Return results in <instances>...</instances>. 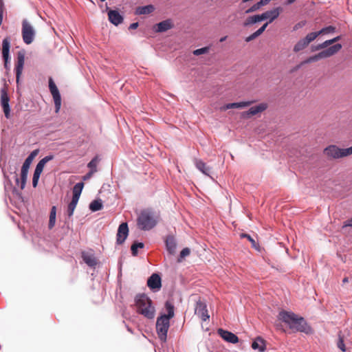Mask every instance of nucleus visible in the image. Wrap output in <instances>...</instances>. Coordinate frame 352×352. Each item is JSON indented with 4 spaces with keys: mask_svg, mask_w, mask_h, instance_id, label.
I'll use <instances>...</instances> for the list:
<instances>
[{
    "mask_svg": "<svg viewBox=\"0 0 352 352\" xmlns=\"http://www.w3.org/2000/svg\"><path fill=\"white\" fill-rule=\"evenodd\" d=\"M278 319L285 324L294 333L300 332L306 335H311L314 330L304 317L293 311L281 310L278 315Z\"/></svg>",
    "mask_w": 352,
    "mask_h": 352,
    "instance_id": "nucleus-1",
    "label": "nucleus"
},
{
    "mask_svg": "<svg viewBox=\"0 0 352 352\" xmlns=\"http://www.w3.org/2000/svg\"><path fill=\"white\" fill-rule=\"evenodd\" d=\"M158 223V216L156 212L151 208L142 210L137 218V226L143 231H149L154 228Z\"/></svg>",
    "mask_w": 352,
    "mask_h": 352,
    "instance_id": "nucleus-2",
    "label": "nucleus"
},
{
    "mask_svg": "<svg viewBox=\"0 0 352 352\" xmlns=\"http://www.w3.org/2000/svg\"><path fill=\"white\" fill-rule=\"evenodd\" d=\"M134 301L140 314L149 320L155 318V307L152 300L146 294H138L134 298Z\"/></svg>",
    "mask_w": 352,
    "mask_h": 352,
    "instance_id": "nucleus-3",
    "label": "nucleus"
},
{
    "mask_svg": "<svg viewBox=\"0 0 352 352\" xmlns=\"http://www.w3.org/2000/svg\"><path fill=\"white\" fill-rule=\"evenodd\" d=\"M11 174L15 181L16 186H14L12 190L10 200L16 209L14 212L20 216L22 204V196L21 193V190H22V168L19 173H14Z\"/></svg>",
    "mask_w": 352,
    "mask_h": 352,
    "instance_id": "nucleus-4",
    "label": "nucleus"
},
{
    "mask_svg": "<svg viewBox=\"0 0 352 352\" xmlns=\"http://www.w3.org/2000/svg\"><path fill=\"white\" fill-rule=\"evenodd\" d=\"M342 48V45L341 43H337L333 45L329 48L321 50L318 53L310 56L300 62V63L298 65V68L302 67L305 65L309 64L311 63L317 62L321 59L327 58L333 56L336 54Z\"/></svg>",
    "mask_w": 352,
    "mask_h": 352,
    "instance_id": "nucleus-5",
    "label": "nucleus"
},
{
    "mask_svg": "<svg viewBox=\"0 0 352 352\" xmlns=\"http://www.w3.org/2000/svg\"><path fill=\"white\" fill-rule=\"evenodd\" d=\"M170 319L164 318L160 315L156 320V331L161 342L164 343L167 340V333L170 327Z\"/></svg>",
    "mask_w": 352,
    "mask_h": 352,
    "instance_id": "nucleus-6",
    "label": "nucleus"
},
{
    "mask_svg": "<svg viewBox=\"0 0 352 352\" xmlns=\"http://www.w3.org/2000/svg\"><path fill=\"white\" fill-rule=\"evenodd\" d=\"M48 87L54 100L55 112L58 113L61 107V96L56 83L52 77H50L48 79Z\"/></svg>",
    "mask_w": 352,
    "mask_h": 352,
    "instance_id": "nucleus-7",
    "label": "nucleus"
},
{
    "mask_svg": "<svg viewBox=\"0 0 352 352\" xmlns=\"http://www.w3.org/2000/svg\"><path fill=\"white\" fill-rule=\"evenodd\" d=\"M36 32L34 28L26 20L23 19V43L32 44L36 37Z\"/></svg>",
    "mask_w": 352,
    "mask_h": 352,
    "instance_id": "nucleus-8",
    "label": "nucleus"
},
{
    "mask_svg": "<svg viewBox=\"0 0 352 352\" xmlns=\"http://www.w3.org/2000/svg\"><path fill=\"white\" fill-rule=\"evenodd\" d=\"M316 38L312 32L308 33L305 37L299 39L293 47L294 53H298L306 49L309 44L315 41Z\"/></svg>",
    "mask_w": 352,
    "mask_h": 352,
    "instance_id": "nucleus-9",
    "label": "nucleus"
},
{
    "mask_svg": "<svg viewBox=\"0 0 352 352\" xmlns=\"http://www.w3.org/2000/svg\"><path fill=\"white\" fill-rule=\"evenodd\" d=\"M195 314H197L199 317L201 318L202 321H206L209 320L210 316L208 314L207 305L204 300H202L200 298L198 300L196 301L195 308Z\"/></svg>",
    "mask_w": 352,
    "mask_h": 352,
    "instance_id": "nucleus-10",
    "label": "nucleus"
},
{
    "mask_svg": "<svg viewBox=\"0 0 352 352\" xmlns=\"http://www.w3.org/2000/svg\"><path fill=\"white\" fill-rule=\"evenodd\" d=\"M105 11L107 13L109 22L113 25L118 26L123 22L124 16L118 10H112L107 6Z\"/></svg>",
    "mask_w": 352,
    "mask_h": 352,
    "instance_id": "nucleus-11",
    "label": "nucleus"
},
{
    "mask_svg": "<svg viewBox=\"0 0 352 352\" xmlns=\"http://www.w3.org/2000/svg\"><path fill=\"white\" fill-rule=\"evenodd\" d=\"M129 226L126 222H122L118 228L116 234V243L118 245H122L124 243L129 235Z\"/></svg>",
    "mask_w": 352,
    "mask_h": 352,
    "instance_id": "nucleus-12",
    "label": "nucleus"
},
{
    "mask_svg": "<svg viewBox=\"0 0 352 352\" xmlns=\"http://www.w3.org/2000/svg\"><path fill=\"white\" fill-rule=\"evenodd\" d=\"M147 286L153 292H158L162 287V278L159 274H152L147 280Z\"/></svg>",
    "mask_w": 352,
    "mask_h": 352,
    "instance_id": "nucleus-13",
    "label": "nucleus"
},
{
    "mask_svg": "<svg viewBox=\"0 0 352 352\" xmlns=\"http://www.w3.org/2000/svg\"><path fill=\"white\" fill-rule=\"evenodd\" d=\"M9 97L6 87L1 89V105L6 118H10V109L9 105Z\"/></svg>",
    "mask_w": 352,
    "mask_h": 352,
    "instance_id": "nucleus-14",
    "label": "nucleus"
},
{
    "mask_svg": "<svg viewBox=\"0 0 352 352\" xmlns=\"http://www.w3.org/2000/svg\"><path fill=\"white\" fill-rule=\"evenodd\" d=\"M174 28V23L171 19H167L157 23L153 26V31L157 33L165 32Z\"/></svg>",
    "mask_w": 352,
    "mask_h": 352,
    "instance_id": "nucleus-15",
    "label": "nucleus"
},
{
    "mask_svg": "<svg viewBox=\"0 0 352 352\" xmlns=\"http://www.w3.org/2000/svg\"><path fill=\"white\" fill-rule=\"evenodd\" d=\"M217 333L224 341L228 343L236 344L239 342L238 336L228 330L220 328L217 330Z\"/></svg>",
    "mask_w": 352,
    "mask_h": 352,
    "instance_id": "nucleus-16",
    "label": "nucleus"
},
{
    "mask_svg": "<svg viewBox=\"0 0 352 352\" xmlns=\"http://www.w3.org/2000/svg\"><path fill=\"white\" fill-rule=\"evenodd\" d=\"M164 242L167 252L170 255L175 254L177 245L175 237L172 234H168L164 239Z\"/></svg>",
    "mask_w": 352,
    "mask_h": 352,
    "instance_id": "nucleus-17",
    "label": "nucleus"
},
{
    "mask_svg": "<svg viewBox=\"0 0 352 352\" xmlns=\"http://www.w3.org/2000/svg\"><path fill=\"white\" fill-rule=\"evenodd\" d=\"M267 104L265 102L259 103L257 105L251 107L248 111H244L243 113V116H246L250 118L251 116L257 115L259 113H261L265 111L267 109Z\"/></svg>",
    "mask_w": 352,
    "mask_h": 352,
    "instance_id": "nucleus-18",
    "label": "nucleus"
},
{
    "mask_svg": "<svg viewBox=\"0 0 352 352\" xmlns=\"http://www.w3.org/2000/svg\"><path fill=\"white\" fill-rule=\"evenodd\" d=\"M324 153L333 159L342 158L340 155V148L336 145L331 144L327 146L324 151Z\"/></svg>",
    "mask_w": 352,
    "mask_h": 352,
    "instance_id": "nucleus-19",
    "label": "nucleus"
},
{
    "mask_svg": "<svg viewBox=\"0 0 352 352\" xmlns=\"http://www.w3.org/2000/svg\"><path fill=\"white\" fill-rule=\"evenodd\" d=\"M281 11H282L281 7H276V8H274L272 10H270L265 12H263L262 14H265V20H267V22L269 23H271L279 16L280 12Z\"/></svg>",
    "mask_w": 352,
    "mask_h": 352,
    "instance_id": "nucleus-20",
    "label": "nucleus"
},
{
    "mask_svg": "<svg viewBox=\"0 0 352 352\" xmlns=\"http://www.w3.org/2000/svg\"><path fill=\"white\" fill-rule=\"evenodd\" d=\"M255 101L254 100H247V101H240L235 102L228 103L224 105L223 109L225 110L230 109H243L252 104Z\"/></svg>",
    "mask_w": 352,
    "mask_h": 352,
    "instance_id": "nucleus-21",
    "label": "nucleus"
},
{
    "mask_svg": "<svg viewBox=\"0 0 352 352\" xmlns=\"http://www.w3.org/2000/svg\"><path fill=\"white\" fill-rule=\"evenodd\" d=\"M265 14H254L248 16L244 21L243 25L245 27L250 26L252 25L256 24L258 23L262 22L265 21Z\"/></svg>",
    "mask_w": 352,
    "mask_h": 352,
    "instance_id": "nucleus-22",
    "label": "nucleus"
},
{
    "mask_svg": "<svg viewBox=\"0 0 352 352\" xmlns=\"http://www.w3.org/2000/svg\"><path fill=\"white\" fill-rule=\"evenodd\" d=\"M251 346L254 350L264 352L266 350V341L262 337L257 336L253 340Z\"/></svg>",
    "mask_w": 352,
    "mask_h": 352,
    "instance_id": "nucleus-23",
    "label": "nucleus"
},
{
    "mask_svg": "<svg viewBox=\"0 0 352 352\" xmlns=\"http://www.w3.org/2000/svg\"><path fill=\"white\" fill-rule=\"evenodd\" d=\"M164 308L167 313H160V315L168 319H172L175 316V307L173 302L167 300L164 303Z\"/></svg>",
    "mask_w": 352,
    "mask_h": 352,
    "instance_id": "nucleus-24",
    "label": "nucleus"
},
{
    "mask_svg": "<svg viewBox=\"0 0 352 352\" xmlns=\"http://www.w3.org/2000/svg\"><path fill=\"white\" fill-rule=\"evenodd\" d=\"M81 257L82 261L91 267H95L97 265V260L92 254L87 253L85 251L81 252Z\"/></svg>",
    "mask_w": 352,
    "mask_h": 352,
    "instance_id": "nucleus-25",
    "label": "nucleus"
},
{
    "mask_svg": "<svg viewBox=\"0 0 352 352\" xmlns=\"http://www.w3.org/2000/svg\"><path fill=\"white\" fill-rule=\"evenodd\" d=\"M10 43L8 38H5L2 42V56L4 59L5 66H7V63L9 59Z\"/></svg>",
    "mask_w": 352,
    "mask_h": 352,
    "instance_id": "nucleus-26",
    "label": "nucleus"
},
{
    "mask_svg": "<svg viewBox=\"0 0 352 352\" xmlns=\"http://www.w3.org/2000/svg\"><path fill=\"white\" fill-rule=\"evenodd\" d=\"M336 28L333 25H328L322 28L318 31L312 32V34L315 35L316 38H317L320 35H326V34H332L336 32Z\"/></svg>",
    "mask_w": 352,
    "mask_h": 352,
    "instance_id": "nucleus-27",
    "label": "nucleus"
},
{
    "mask_svg": "<svg viewBox=\"0 0 352 352\" xmlns=\"http://www.w3.org/2000/svg\"><path fill=\"white\" fill-rule=\"evenodd\" d=\"M16 83H17V87L19 88L20 86V77L21 74L22 72V52H19L17 53V63L16 65Z\"/></svg>",
    "mask_w": 352,
    "mask_h": 352,
    "instance_id": "nucleus-28",
    "label": "nucleus"
},
{
    "mask_svg": "<svg viewBox=\"0 0 352 352\" xmlns=\"http://www.w3.org/2000/svg\"><path fill=\"white\" fill-rule=\"evenodd\" d=\"M155 9V6L152 4L138 6L135 9V13L137 15L148 14L154 12Z\"/></svg>",
    "mask_w": 352,
    "mask_h": 352,
    "instance_id": "nucleus-29",
    "label": "nucleus"
},
{
    "mask_svg": "<svg viewBox=\"0 0 352 352\" xmlns=\"http://www.w3.org/2000/svg\"><path fill=\"white\" fill-rule=\"evenodd\" d=\"M196 168L201 171L203 174L210 176L211 173V168L206 165V164L201 160H197L195 161Z\"/></svg>",
    "mask_w": 352,
    "mask_h": 352,
    "instance_id": "nucleus-30",
    "label": "nucleus"
},
{
    "mask_svg": "<svg viewBox=\"0 0 352 352\" xmlns=\"http://www.w3.org/2000/svg\"><path fill=\"white\" fill-rule=\"evenodd\" d=\"M103 202L100 199H96L93 200L89 205V209L92 212H96L101 210L103 208Z\"/></svg>",
    "mask_w": 352,
    "mask_h": 352,
    "instance_id": "nucleus-31",
    "label": "nucleus"
},
{
    "mask_svg": "<svg viewBox=\"0 0 352 352\" xmlns=\"http://www.w3.org/2000/svg\"><path fill=\"white\" fill-rule=\"evenodd\" d=\"M144 248V243L138 241H135L131 246V252L133 256H137L138 255V249H142Z\"/></svg>",
    "mask_w": 352,
    "mask_h": 352,
    "instance_id": "nucleus-32",
    "label": "nucleus"
},
{
    "mask_svg": "<svg viewBox=\"0 0 352 352\" xmlns=\"http://www.w3.org/2000/svg\"><path fill=\"white\" fill-rule=\"evenodd\" d=\"M84 187V183L82 182H80L76 183L72 189V195L78 197H80L82 189Z\"/></svg>",
    "mask_w": 352,
    "mask_h": 352,
    "instance_id": "nucleus-33",
    "label": "nucleus"
},
{
    "mask_svg": "<svg viewBox=\"0 0 352 352\" xmlns=\"http://www.w3.org/2000/svg\"><path fill=\"white\" fill-rule=\"evenodd\" d=\"M241 237L243 239H247L249 242H250L252 247L255 250H258L259 248V245L256 242V241L248 233H242L241 234Z\"/></svg>",
    "mask_w": 352,
    "mask_h": 352,
    "instance_id": "nucleus-34",
    "label": "nucleus"
},
{
    "mask_svg": "<svg viewBox=\"0 0 352 352\" xmlns=\"http://www.w3.org/2000/svg\"><path fill=\"white\" fill-rule=\"evenodd\" d=\"M190 254V248H183L178 256L177 261L179 263L182 262L186 256H189Z\"/></svg>",
    "mask_w": 352,
    "mask_h": 352,
    "instance_id": "nucleus-35",
    "label": "nucleus"
},
{
    "mask_svg": "<svg viewBox=\"0 0 352 352\" xmlns=\"http://www.w3.org/2000/svg\"><path fill=\"white\" fill-rule=\"evenodd\" d=\"M98 157L96 156L91 159V160L87 164V167L90 169L91 173H95L97 171V162H98Z\"/></svg>",
    "mask_w": 352,
    "mask_h": 352,
    "instance_id": "nucleus-36",
    "label": "nucleus"
},
{
    "mask_svg": "<svg viewBox=\"0 0 352 352\" xmlns=\"http://www.w3.org/2000/svg\"><path fill=\"white\" fill-rule=\"evenodd\" d=\"M210 49V46H205V47H203L195 50L192 52V54L195 56H200V55H202V54H206L209 52Z\"/></svg>",
    "mask_w": 352,
    "mask_h": 352,
    "instance_id": "nucleus-37",
    "label": "nucleus"
},
{
    "mask_svg": "<svg viewBox=\"0 0 352 352\" xmlns=\"http://www.w3.org/2000/svg\"><path fill=\"white\" fill-rule=\"evenodd\" d=\"M31 165V163L28 162L27 163V161L23 162V188H25L26 179L28 177V170L30 168V166Z\"/></svg>",
    "mask_w": 352,
    "mask_h": 352,
    "instance_id": "nucleus-38",
    "label": "nucleus"
},
{
    "mask_svg": "<svg viewBox=\"0 0 352 352\" xmlns=\"http://www.w3.org/2000/svg\"><path fill=\"white\" fill-rule=\"evenodd\" d=\"M56 206H53L51 208L50 217H49V223H56Z\"/></svg>",
    "mask_w": 352,
    "mask_h": 352,
    "instance_id": "nucleus-39",
    "label": "nucleus"
},
{
    "mask_svg": "<svg viewBox=\"0 0 352 352\" xmlns=\"http://www.w3.org/2000/svg\"><path fill=\"white\" fill-rule=\"evenodd\" d=\"M42 173H40L37 170H34L32 177V186L33 188H36L38 186V181Z\"/></svg>",
    "mask_w": 352,
    "mask_h": 352,
    "instance_id": "nucleus-40",
    "label": "nucleus"
},
{
    "mask_svg": "<svg viewBox=\"0 0 352 352\" xmlns=\"http://www.w3.org/2000/svg\"><path fill=\"white\" fill-rule=\"evenodd\" d=\"M261 8L258 2H256L245 11V14H250L258 10Z\"/></svg>",
    "mask_w": 352,
    "mask_h": 352,
    "instance_id": "nucleus-41",
    "label": "nucleus"
},
{
    "mask_svg": "<svg viewBox=\"0 0 352 352\" xmlns=\"http://www.w3.org/2000/svg\"><path fill=\"white\" fill-rule=\"evenodd\" d=\"M38 153H39L38 149H35V150L32 151L25 160L27 161V162H28L32 164V161L37 156Z\"/></svg>",
    "mask_w": 352,
    "mask_h": 352,
    "instance_id": "nucleus-42",
    "label": "nucleus"
},
{
    "mask_svg": "<svg viewBox=\"0 0 352 352\" xmlns=\"http://www.w3.org/2000/svg\"><path fill=\"white\" fill-rule=\"evenodd\" d=\"M352 154V146L346 148H340V155H342V158L344 157L349 156Z\"/></svg>",
    "mask_w": 352,
    "mask_h": 352,
    "instance_id": "nucleus-43",
    "label": "nucleus"
},
{
    "mask_svg": "<svg viewBox=\"0 0 352 352\" xmlns=\"http://www.w3.org/2000/svg\"><path fill=\"white\" fill-rule=\"evenodd\" d=\"M261 34L258 32V30H256L254 32L249 35L248 36L245 37V41L248 43L250 42L254 39H256L257 37L261 36Z\"/></svg>",
    "mask_w": 352,
    "mask_h": 352,
    "instance_id": "nucleus-44",
    "label": "nucleus"
},
{
    "mask_svg": "<svg viewBox=\"0 0 352 352\" xmlns=\"http://www.w3.org/2000/svg\"><path fill=\"white\" fill-rule=\"evenodd\" d=\"M321 50H324L323 47L321 43L311 44L309 47V51H310V52H312V53L318 52Z\"/></svg>",
    "mask_w": 352,
    "mask_h": 352,
    "instance_id": "nucleus-45",
    "label": "nucleus"
},
{
    "mask_svg": "<svg viewBox=\"0 0 352 352\" xmlns=\"http://www.w3.org/2000/svg\"><path fill=\"white\" fill-rule=\"evenodd\" d=\"M45 166V163H44L41 160H40L38 161V162L37 163L34 170H37L40 173H42Z\"/></svg>",
    "mask_w": 352,
    "mask_h": 352,
    "instance_id": "nucleus-46",
    "label": "nucleus"
},
{
    "mask_svg": "<svg viewBox=\"0 0 352 352\" xmlns=\"http://www.w3.org/2000/svg\"><path fill=\"white\" fill-rule=\"evenodd\" d=\"M75 208V206L68 204L67 209V214L69 218L73 216Z\"/></svg>",
    "mask_w": 352,
    "mask_h": 352,
    "instance_id": "nucleus-47",
    "label": "nucleus"
},
{
    "mask_svg": "<svg viewBox=\"0 0 352 352\" xmlns=\"http://www.w3.org/2000/svg\"><path fill=\"white\" fill-rule=\"evenodd\" d=\"M338 347L343 352L346 351V346L344 342V340L340 337L339 338L338 342Z\"/></svg>",
    "mask_w": 352,
    "mask_h": 352,
    "instance_id": "nucleus-48",
    "label": "nucleus"
},
{
    "mask_svg": "<svg viewBox=\"0 0 352 352\" xmlns=\"http://www.w3.org/2000/svg\"><path fill=\"white\" fill-rule=\"evenodd\" d=\"M321 44H322L324 50H326V49L329 48V47L333 45L331 38L324 41V42L321 43Z\"/></svg>",
    "mask_w": 352,
    "mask_h": 352,
    "instance_id": "nucleus-49",
    "label": "nucleus"
},
{
    "mask_svg": "<svg viewBox=\"0 0 352 352\" xmlns=\"http://www.w3.org/2000/svg\"><path fill=\"white\" fill-rule=\"evenodd\" d=\"M79 199H80V197H78L72 195V200L69 203V204L72 205V206H75V207H76V206L78 204V202L79 201Z\"/></svg>",
    "mask_w": 352,
    "mask_h": 352,
    "instance_id": "nucleus-50",
    "label": "nucleus"
},
{
    "mask_svg": "<svg viewBox=\"0 0 352 352\" xmlns=\"http://www.w3.org/2000/svg\"><path fill=\"white\" fill-rule=\"evenodd\" d=\"M54 155L50 154V155L45 156L43 158L41 159V160L46 164L48 162L54 159Z\"/></svg>",
    "mask_w": 352,
    "mask_h": 352,
    "instance_id": "nucleus-51",
    "label": "nucleus"
},
{
    "mask_svg": "<svg viewBox=\"0 0 352 352\" xmlns=\"http://www.w3.org/2000/svg\"><path fill=\"white\" fill-rule=\"evenodd\" d=\"M270 23L267 22H265L261 28H259L257 30L258 32L262 34L264 31L266 30L267 27L268 26Z\"/></svg>",
    "mask_w": 352,
    "mask_h": 352,
    "instance_id": "nucleus-52",
    "label": "nucleus"
},
{
    "mask_svg": "<svg viewBox=\"0 0 352 352\" xmlns=\"http://www.w3.org/2000/svg\"><path fill=\"white\" fill-rule=\"evenodd\" d=\"M346 227H351L352 228V217L349 219L348 220L345 221L344 222V224L342 226V228H344Z\"/></svg>",
    "mask_w": 352,
    "mask_h": 352,
    "instance_id": "nucleus-53",
    "label": "nucleus"
},
{
    "mask_svg": "<svg viewBox=\"0 0 352 352\" xmlns=\"http://www.w3.org/2000/svg\"><path fill=\"white\" fill-rule=\"evenodd\" d=\"M342 39V35H338L331 38L333 45L338 43V42Z\"/></svg>",
    "mask_w": 352,
    "mask_h": 352,
    "instance_id": "nucleus-54",
    "label": "nucleus"
},
{
    "mask_svg": "<svg viewBox=\"0 0 352 352\" xmlns=\"http://www.w3.org/2000/svg\"><path fill=\"white\" fill-rule=\"evenodd\" d=\"M139 23L138 22H134L130 24L129 26V30H135L138 28Z\"/></svg>",
    "mask_w": 352,
    "mask_h": 352,
    "instance_id": "nucleus-55",
    "label": "nucleus"
},
{
    "mask_svg": "<svg viewBox=\"0 0 352 352\" xmlns=\"http://www.w3.org/2000/svg\"><path fill=\"white\" fill-rule=\"evenodd\" d=\"M304 25V23L302 22H299L298 23H296L294 27V30H298V28H302V26Z\"/></svg>",
    "mask_w": 352,
    "mask_h": 352,
    "instance_id": "nucleus-56",
    "label": "nucleus"
},
{
    "mask_svg": "<svg viewBox=\"0 0 352 352\" xmlns=\"http://www.w3.org/2000/svg\"><path fill=\"white\" fill-rule=\"evenodd\" d=\"M93 173H91V171H89V173H87L85 175L83 176V180H87V179H89Z\"/></svg>",
    "mask_w": 352,
    "mask_h": 352,
    "instance_id": "nucleus-57",
    "label": "nucleus"
},
{
    "mask_svg": "<svg viewBox=\"0 0 352 352\" xmlns=\"http://www.w3.org/2000/svg\"><path fill=\"white\" fill-rule=\"evenodd\" d=\"M56 223H48V228L50 230L52 229L54 226H55Z\"/></svg>",
    "mask_w": 352,
    "mask_h": 352,
    "instance_id": "nucleus-58",
    "label": "nucleus"
},
{
    "mask_svg": "<svg viewBox=\"0 0 352 352\" xmlns=\"http://www.w3.org/2000/svg\"><path fill=\"white\" fill-rule=\"evenodd\" d=\"M296 0H287L286 1V5H291L294 3Z\"/></svg>",
    "mask_w": 352,
    "mask_h": 352,
    "instance_id": "nucleus-59",
    "label": "nucleus"
},
{
    "mask_svg": "<svg viewBox=\"0 0 352 352\" xmlns=\"http://www.w3.org/2000/svg\"><path fill=\"white\" fill-rule=\"evenodd\" d=\"M349 282V278L348 277H344L342 280V283H348Z\"/></svg>",
    "mask_w": 352,
    "mask_h": 352,
    "instance_id": "nucleus-60",
    "label": "nucleus"
},
{
    "mask_svg": "<svg viewBox=\"0 0 352 352\" xmlns=\"http://www.w3.org/2000/svg\"><path fill=\"white\" fill-rule=\"evenodd\" d=\"M126 329H127V331H129V332H131V333H133V331H132L131 328V327H129V326H127V325H126Z\"/></svg>",
    "mask_w": 352,
    "mask_h": 352,
    "instance_id": "nucleus-61",
    "label": "nucleus"
},
{
    "mask_svg": "<svg viewBox=\"0 0 352 352\" xmlns=\"http://www.w3.org/2000/svg\"><path fill=\"white\" fill-rule=\"evenodd\" d=\"M226 37H223L220 39V41L222 42V41H224L226 40Z\"/></svg>",
    "mask_w": 352,
    "mask_h": 352,
    "instance_id": "nucleus-62",
    "label": "nucleus"
},
{
    "mask_svg": "<svg viewBox=\"0 0 352 352\" xmlns=\"http://www.w3.org/2000/svg\"><path fill=\"white\" fill-rule=\"evenodd\" d=\"M23 61H24L25 60V53L24 52H23Z\"/></svg>",
    "mask_w": 352,
    "mask_h": 352,
    "instance_id": "nucleus-63",
    "label": "nucleus"
},
{
    "mask_svg": "<svg viewBox=\"0 0 352 352\" xmlns=\"http://www.w3.org/2000/svg\"><path fill=\"white\" fill-rule=\"evenodd\" d=\"M101 2H104L106 0H100Z\"/></svg>",
    "mask_w": 352,
    "mask_h": 352,
    "instance_id": "nucleus-64",
    "label": "nucleus"
}]
</instances>
